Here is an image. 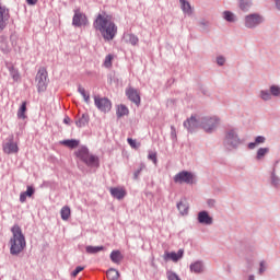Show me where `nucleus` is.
Instances as JSON below:
<instances>
[{
	"label": "nucleus",
	"instance_id": "nucleus-44",
	"mask_svg": "<svg viewBox=\"0 0 280 280\" xmlns=\"http://www.w3.org/2000/svg\"><path fill=\"white\" fill-rule=\"evenodd\" d=\"M24 194L28 195V198H32L34 194H36V189H34L32 186L26 187V191Z\"/></svg>",
	"mask_w": 280,
	"mask_h": 280
},
{
	"label": "nucleus",
	"instance_id": "nucleus-17",
	"mask_svg": "<svg viewBox=\"0 0 280 280\" xmlns=\"http://www.w3.org/2000/svg\"><path fill=\"white\" fill-rule=\"evenodd\" d=\"M183 255H185V250L184 249H178V252H165L164 254V259L165 261H168V259H171V261H178L179 259H183Z\"/></svg>",
	"mask_w": 280,
	"mask_h": 280
},
{
	"label": "nucleus",
	"instance_id": "nucleus-21",
	"mask_svg": "<svg viewBox=\"0 0 280 280\" xmlns=\"http://www.w3.org/2000/svg\"><path fill=\"white\" fill-rule=\"evenodd\" d=\"M182 11L184 14H187V16H191L194 14V10L191 9V4L187 0H179Z\"/></svg>",
	"mask_w": 280,
	"mask_h": 280
},
{
	"label": "nucleus",
	"instance_id": "nucleus-54",
	"mask_svg": "<svg viewBox=\"0 0 280 280\" xmlns=\"http://www.w3.org/2000/svg\"><path fill=\"white\" fill-rule=\"evenodd\" d=\"M250 268H253V262L248 264V270H250Z\"/></svg>",
	"mask_w": 280,
	"mask_h": 280
},
{
	"label": "nucleus",
	"instance_id": "nucleus-8",
	"mask_svg": "<svg viewBox=\"0 0 280 280\" xmlns=\"http://www.w3.org/2000/svg\"><path fill=\"white\" fill-rule=\"evenodd\" d=\"M258 97L262 102H270V101H272V97H275L276 100H280V85L271 84L269 86V90H260Z\"/></svg>",
	"mask_w": 280,
	"mask_h": 280
},
{
	"label": "nucleus",
	"instance_id": "nucleus-36",
	"mask_svg": "<svg viewBox=\"0 0 280 280\" xmlns=\"http://www.w3.org/2000/svg\"><path fill=\"white\" fill-rule=\"evenodd\" d=\"M128 113H129L128 107L126 105H120L117 108L116 115L117 117H126Z\"/></svg>",
	"mask_w": 280,
	"mask_h": 280
},
{
	"label": "nucleus",
	"instance_id": "nucleus-52",
	"mask_svg": "<svg viewBox=\"0 0 280 280\" xmlns=\"http://www.w3.org/2000/svg\"><path fill=\"white\" fill-rule=\"evenodd\" d=\"M248 280H255V275L248 276Z\"/></svg>",
	"mask_w": 280,
	"mask_h": 280
},
{
	"label": "nucleus",
	"instance_id": "nucleus-10",
	"mask_svg": "<svg viewBox=\"0 0 280 280\" xmlns=\"http://www.w3.org/2000/svg\"><path fill=\"white\" fill-rule=\"evenodd\" d=\"M174 183L194 185L196 183V175L188 171H182L174 176Z\"/></svg>",
	"mask_w": 280,
	"mask_h": 280
},
{
	"label": "nucleus",
	"instance_id": "nucleus-4",
	"mask_svg": "<svg viewBox=\"0 0 280 280\" xmlns=\"http://www.w3.org/2000/svg\"><path fill=\"white\" fill-rule=\"evenodd\" d=\"M77 159H80L88 167H100V158L91 154L88 147H80L75 152Z\"/></svg>",
	"mask_w": 280,
	"mask_h": 280
},
{
	"label": "nucleus",
	"instance_id": "nucleus-47",
	"mask_svg": "<svg viewBox=\"0 0 280 280\" xmlns=\"http://www.w3.org/2000/svg\"><path fill=\"white\" fill-rule=\"evenodd\" d=\"M127 143H129V145H130L131 148H133L135 150H137V148H139V147L137 145V140H135V139H132V138H128V139H127Z\"/></svg>",
	"mask_w": 280,
	"mask_h": 280
},
{
	"label": "nucleus",
	"instance_id": "nucleus-26",
	"mask_svg": "<svg viewBox=\"0 0 280 280\" xmlns=\"http://www.w3.org/2000/svg\"><path fill=\"white\" fill-rule=\"evenodd\" d=\"M102 250H106V248L104 246H91V245H88L85 247V253H88L89 255H97V253H102Z\"/></svg>",
	"mask_w": 280,
	"mask_h": 280
},
{
	"label": "nucleus",
	"instance_id": "nucleus-14",
	"mask_svg": "<svg viewBox=\"0 0 280 280\" xmlns=\"http://www.w3.org/2000/svg\"><path fill=\"white\" fill-rule=\"evenodd\" d=\"M197 220L199 224H202L203 226H211V224H213V217H211L207 210L199 211Z\"/></svg>",
	"mask_w": 280,
	"mask_h": 280
},
{
	"label": "nucleus",
	"instance_id": "nucleus-7",
	"mask_svg": "<svg viewBox=\"0 0 280 280\" xmlns=\"http://www.w3.org/2000/svg\"><path fill=\"white\" fill-rule=\"evenodd\" d=\"M220 126V117L218 116H203L201 117V128L208 135H211L218 130Z\"/></svg>",
	"mask_w": 280,
	"mask_h": 280
},
{
	"label": "nucleus",
	"instance_id": "nucleus-49",
	"mask_svg": "<svg viewBox=\"0 0 280 280\" xmlns=\"http://www.w3.org/2000/svg\"><path fill=\"white\" fill-rule=\"evenodd\" d=\"M27 5H36L38 0H26Z\"/></svg>",
	"mask_w": 280,
	"mask_h": 280
},
{
	"label": "nucleus",
	"instance_id": "nucleus-34",
	"mask_svg": "<svg viewBox=\"0 0 280 280\" xmlns=\"http://www.w3.org/2000/svg\"><path fill=\"white\" fill-rule=\"evenodd\" d=\"M61 220H69L71 218V208L69 206H65L61 208Z\"/></svg>",
	"mask_w": 280,
	"mask_h": 280
},
{
	"label": "nucleus",
	"instance_id": "nucleus-38",
	"mask_svg": "<svg viewBox=\"0 0 280 280\" xmlns=\"http://www.w3.org/2000/svg\"><path fill=\"white\" fill-rule=\"evenodd\" d=\"M113 60H115V56L113 54L107 55L104 60V67L110 69L113 67Z\"/></svg>",
	"mask_w": 280,
	"mask_h": 280
},
{
	"label": "nucleus",
	"instance_id": "nucleus-40",
	"mask_svg": "<svg viewBox=\"0 0 280 280\" xmlns=\"http://www.w3.org/2000/svg\"><path fill=\"white\" fill-rule=\"evenodd\" d=\"M215 62L218 67H224V65H226V57H224V55H219L215 58Z\"/></svg>",
	"mask_w": 280,
	"mask_h": 280
},
{
	"label": "nucleus",
	"instance_id": "nucleus-45",
	"mask_svg": "<svg viewBox=\"0 0 280 280\" xmlns=\"http://www.w3.org/2000/svg\"><path fill=\"white\" fill-rule=\"evenodd\" d=\"M82 270H84V267L78 266V267L71 272V277H73V278L78 277V275H80V272H82Z\"/></svg>",
	"mask_w": 280,
	"mask_h": 280
},
{
	"label": "nucleus",
	"instance_id": "nucleus-33",
	"mask_svg": "<svg viewBox=\"0 0 280 280\" xmlns=\"http://www.w3.org/2000/svg\"><path fill=\"white\" fill-rule=\"evenodd\" d=\"M78 92L80 93V95H82L85 104H91V95L89 93H86V90L84 88L79 85Z\"/></svg>",
	"mask_w": 280,
	"mask_h": 280
},
{
	"label": "nucleus",
	"instance_id": "nucleus-15",
	"mask_svg": "<svg viewBox=\"0 0 280 280\" xmlns=\"http://www.w3.org/2000/svg\"><path fill=\"white\" fill-rule=\"evenodd\" d=\"M2 148L4 154H16V152H19V144L14 142V137H11Z\"/></svg>",
	"mask_w": 280,
	"mask_h": 280
},
{
	"label": "nucleus",
	"instance_id": "nucleus-28",
	"mask_svg": "<svg viewBox=\"0 0 280 280\" xmlns=\"http://www.w3.org/2000/svg\"><path fill=\"white\" fill-rule=\"evenodd\" d=\"M27 102H23L18 110V119H27Z\"/></svg>",
	"mask_w": 280,
	"mask_h": 280
},
{
	"label": "nucleus",
	"instance_id": "nucleus-51",
	"mask_svg": "<svg viewBox=\"0 0 280 280\" xmlns=\"http://www.w3.org/2000/svg\"><path fill=\"white\" fill-rule=\"evenodd\" d=\"M2 51H3L4 54H8V51H10V48H8V47L2 48Z\"/></svg>",
	"mask_w": 280,
	"mask_h": 280
},
{
	"label": "nucleus",
	"instance_id": "nucleus-37",
	"mask_svg": "<svg viewBox=\"0 0 280 280\" xmlns=\"http://www.w3.org/2000/svg\"><path fill=\"white\" fill-rule=\"evenodd\" d=\"M209 25H211V23L208 20L202 19L199 21V27L201 28V32H203V33L209 32Z\"/></svg>",
	"mask_w": 280,
	"mask_h": 280
},
{
	"label": "nucleus",
	"instance_id": "nucleus-5",
	"mask_svg": "<svg viewBox=\"0 0 280 280\" xmlns=\"http://www.w3.org/2000/svg\"><path fill=\"white\" fill-rule=\"evenodd\" d=\"M77 159H80L88 167H100V158L91 154L88 147H80L75 152Z\"/></svg>",
	"mask_w": 280,
	"mask_h": 280
},
{
	"label": "nucleus",
	"instance_id": "nucleus-32",
	"mask_svg": "<svg viewBox=\"0 0 280 280\" xmlns=\"http://www.w3.org/2000/svg\"><path fill=\"white\" fill-rule=\"evenodd\" d=\"M270 148H259L256 153V161H261L266 156V154H269Z\"/></svg>",
	"mask_w": 280,
	"mask_h": 280
},
{
	"label": "nucleus",
	"instance_id": "nucleus-41",
	"mask_svg": "<svg viewBox=\"0 0 280 280\" xmlns=\"http://www.w3.org/2000/svg\"><path fill=\"white\" fill-rule=\"evenodd\" d=\"M128 43H130V45H138L139 43V37H137V35L135 34H129L128 35Z\"/></svg>",
	"mask_w": 280,
	"mask_h": 280
},
{
	"label": "nucleus",
	"instance_id": "nucleus-9",
	"mask_svg": "<svg viewBox=\"0 0 280 280\" xmlns=\"http://www.w3.org/2000/svg\"><path fill=\"white\" fill-rule=\"evenodd\" d=\"M35 80L37 82L38 93H45V91H47V86L49 84V75L47 73V69L44 67L39 68Z\"/></svg>",
	"mask_w": 280,
	"mask_h": 280
},
{
	"label": "nucleus",
	"instance_id": "nucleus-35",
	"mask_svg": "<svg viewBox=\"0 0 280 280\" xmlns=\"http://www.w3.org/2000/svg\"><path fill=\"white\" fill-rule=\"evenodd\" d=\"M106 275H107V279H109V280L119 279V271L117 269L112 268V269L107 270Z\"/></svg>",
	"mask_w": 280,
	"mask_h": 280
},
{
	"label": "nucleus",
	"instance_id": "nucleus-27",
	"mask_svg": "<svg viewBox=\"0 0 280 280\" xmlns=\"http://www.w3.org/2000/svg\"><path fill=\"white\" fill-rule=\"evenodd\" d=\"M8 70L13 82H19V80H21V73H19V69L14 68V66H8Z\"/></svg>",
	"mask_w": 280,
	"mask_h": 280
},
{
	"label": "nucleus",
	"instance_id": "nucleus-23",
	"mask_svg": "<svg viewBox=\"0 0 280 280\" xmlns=\"http://www.w3.org/2000/svg\"><path fill=\"white\" fill-rule=\"evenodd\" d=\"M264 143H266V137H264V136H257V137L255 138V141H254V142H249V143L247 144V148H248L249 150H255V148H257V145H261V144H264Z\"/></svg>",
	"mask_w": 280,
	"mask_h": 280
},
{
	"label": "nucleus",
	"instance_id": "nucleus-24",
	"mask_svg": "<svg viewBox=\"0 0 280 280\" xmlns=\"http://www.w3.org/2000/svg\"><path fill=\"white\" fill-rule=\"evenodd\" d=\"M61 145H66V148H70L71 150L78 148L80 145V140L75 139H68V140H62L60 141Z\"/></svg>",
	"mask_w": 280,
	"mask_h": 280
},
{
	"label": "nucleus",
	"instance_id": "nucleus-18",
	"mask_svg": "<svg viewBox=\"0 0 280 280\" xmlns=\"http://www.w3.org/2000/svg\"><path fill=\"white\" fill-rule=\"evenodd\" d=\"M110 196L113 198H116V200H124L126 198V189L120 188V187H114L109 189Z\"/></svg>",
	"mask_w": 280,
	"mask_h": 280
},
{
	"label": "nucleus",
	"instance_id": "nucleus-22",
	"mask_svg": "<svg viewBox=\"0 0 280 280\" xmlns=\"http://www.w3.org/2000/svg\"><path fill=\"white\" fill-rule=\"evenodd\" d=\"M237 3L242 12H248L253 8V0H237Z\"/></svg>",
	"mask_w": 280,
	"mask_h": 280
},
{
	"label": "nucleus",
	"instance_id": "nucleus-25",
	"mask_svg": "<svg viewBox=\"0 0 280 280\" xmlns=\"http://www.w3.org/2000/svg\"><path fill=\"white\" fill-rule=\"evenodd\" d=\"M109 258L113 261V264H121L124 255H121L120 250H113L109 255Z\"/></svg>",
	"mask_w": 280,
	"mask_h": 280
},
{
	"label": "nucleus",
	"instance_id": "nucleus-1",
	"mask_svg": "<svg viewBox=\"0 0 280 280\" xmlns=\"http://www.w3.org/2000/svg\"><path fill=\"white\" fill-rule=\"evenodd\" d=\"M93 27L96 32H100L104 40L110 42L117 36V24L106 13L97 14Z\"/></svg>",
	"mask_w": 280,
	"mask_h": 280
},
{
	"label": "nucleus",
	"instance_id": "nucleus-50",
	"mask_svg": "<svg viewBox=\"0 0 280 280\" xmlns=\"http://www.w3.org/2000/svg\"><path fill=\"white\" fill-rule=\"evenodd\" d=\"M171 137H176V128L174 126L171 127Z\"/></svg>",
	"mask_w": 280,
	"mask_h": 280
},
{
	"label": "nucleus",
	"instance_id": "nucleus-13",
	"mask_svg": "<svg viewBox=\"0 0 280 280\" xmlns=\"http://www.w3.org/2000/svg\"><path fill=\"white\" fill-rule=\"evenodd\" d=\"M126 96L130 102L136 104V106H139L141 104V95L139 94V90L129 86L126 89Z\"/></svg>",
	"mask_w": 280,
	"mask_h": 280
},
{
	"label": "nucleus",
	"instance_id": "nucleus-2",
	"mask_svg": "<svg viewBox=\"0 0 280 280\" xmlns=\"http://www.w3.org/2000/svg\"><path fill=\"white\" fill-rule=\"evenodd\" d=\"M11 232L13 236L10 240V253L12 255H21L26 246L25 235H23V231L19 225H13Z\"/></svg>",
	"mask_w": 280,
	"mask_h": 280
},
{
	"label": "nucleus",
	"instance_id": "nucleus-31",
	"mask_svg": "<svg viewBox=\"0 0 280 280\" xmlns=\"http://www.w3.org/2000/svg\"><path fill=\"white\" fill-rule=\"evenodd\" d=\"M270 180H271V185H272V187H275V189H280V177L277 176V173H275V168L271 172Z\"/></svg>",
	"mask_w": 280,
	"mask_h": 280
},
{
	"label": "nucleus",
	"instance_id": "nucleus-29",
	"mask_svg": "<svg viewBox=\"0 0 280 280\" xmlns=\"http://www.w3.org/2000/svg\"><path fill=\"white\" fill-rule=\"evenodd\" d=\"M89 114H82V116L75 120V125L78 126V128H84V126L89 124Z\"/></svg>",
	"mask_w": 280,
	"mask_h": 280
},
{
	"label": "nucleus",
	"instance_id": "nucleus-39",
	"mask_svg": "<svg viewBox=\"0 0 280 280\" xmlns=\"http://www.w3.org/2000/svg\"><path fill=\"white\" fill-rule=\"evenodd\" d=\"M145 170V164L141 163L139 168L133 172V180H139V176Z\"/></svg>",
	"mask_w": 280,
	"mask_h": 280
},
{
	"label": "nucleus",
	"instance_id": "nucleus-11",
	"mask_svg": "<svg viewBox=\"0 0 280 280\" xmlns=\"http://www.w3.org/2000/svg\"><path fill=\"white\" fill-rule=\"evenodd\" d=\"M94 105L101 113H110V108H113L110 100L100 95H94Z\"/></svg>",
	"mask_w": 280,
	"mask_h": 280
},
{
	"label": "nucleus",
	"instance_id": "nucleus-19",
	"mask_svg": "<svg viewBox=\"0 0 280 280\" xmlns=\"http://www.w3.org/2000/svg\"><path fill=\"white\" fill-rule=\"evenodd\" d=\"M190 272L202 275V272H205V262H202V260H197L190 264Z\"/></svg>",
	"mask_w": 280,
	"mask_h": 280
},
{
	"label": "nucleus",
	"instance_id": "nucleus-43",
	"mask_svg": "<svg viewBox=\"0 0 280 280\" xmlns=\"http://www.w3.org/2000/svg\"><path fill=\"white\" fill-rule=\"evenodd\" d=\"M266 270H267L266 262H265V260H261L259 262L258 275H264V272H266Z\"/></svg>",
	"mask_w": 280,
	"mask_h": 280
},
{
	"label": "nucleus",
	"instance_id": "nucleus-12",
	"mask_svg": "<svg viewBox=\"0 0 280 280\" xmlns=\"http://www.w3.org/2000/svg\"><path fill=\"white\" fill-rule=\"evenodd\" d=\"M184 128L190 133L196 132L198 128H202V117L197 119L196 116H190V118L184 121Z\"/></svg>",
	"mask_w": 280,
	"mask_h": 280
},
{
	"label": "nucleus",
	"instance_id": "nucleus-42",
	"mask_svg": "<svg viewBox=\"0 0 280 280\" xmlns=\"http://www.w3.org/2000/svg\"><path fill=\"white\" fill-rule=\"evenodd\" d=\"M206 203L208 209H215L218 201L215 199H207Z\"/></svg>",
	"mask_w": 280,
	"mask_h": 280
},
{
	"label": "nucleus",
	"instance_id": "nucleus-48",
	"mask_svg": "<svg viewBox=\"0 0 280 280\" xmlns=\"http://www.w3.org/2000/svg\"><path fill=\"white\" fill-rule=\"evenodd\" d=\"M28 195L25 191L20 194V202H26Z\"/></svg>",
	"mask_w": 280,
	"mask_h": 280
},
{
	"label": "nucleus",
	"instance_id": "nucleus-46",
	"mask_svg": "<svg viewBox=\"0 0 280 280\" xmlns=\"http://www.w3.org/2000/svg\"><path fill=\"white\" fill-rule=\"evenodd\" d=\"M149 161H152L154 163V165H156L158 163V159H156V153L155 152H150L148 155Z\"/></svg>",
	"mask_w": 280,
	"mask_h": 280
},
{
	"label": "nucleus",
	"instance_id": "nucleus-20",
	"mask_svg": "<svg viewBox=\"0 0 280 280\" xmlns=\"http://www.w3.org/2000/svg\"><path fill=\"white\" fill-rule=\"evenodd\" d=\"M177 209H178L180 215L189 214V203H187V200H185V199H182L179 202H177Z\"/></svg>",
	"mask_w": 280,
	"mask_h": 280
},
{
	"label": "nucleus",
	"instance_id": "nucleus-6",
	"mask_svg": "<svg viewBox=\"0 0 280 280\" xmlns=\"http://www.w3.org/2000/svg\"><path fill=\"white\" fill-rule=\"evenodd\" d=\"M266 23V18L257 12L248 13L243 19V25L246 30H257Z\"/></svg>",
	"mask_w": 280,
	"mask_h": 280
},
{
	"label": "nucleus",
	"instance_id": "nucleus-53",
	"mask_svg": "<svg viewBox=\"0 0 280 280\" xmlns=\"http://www.w3.org/2000/svg\"><path fill=\"white\" fill-rule=\"evenodd\" d=\"M63 124H69V117L63 119Z\"/></svg>",
	"mask_w": 280,
	"mask_h": 280
},
{
	"label": "nucleus",
	"instance_id": "nucleus-30",
	"mask_svg": "<svg viewBox=\"0 0 280 280\" xmlns=\"http://www.w3.org/2000/svg\"><path fill=\"white\" fill-rule=\"evenodd\" d=\"M223 19L228 23H235L237 21V16H235V13L231 11H224L223 12Z\"/></svg>",
	"mask_w": 280,
	"mask_h": 280
},
{
	"label": "nucleus",
	"instance_id": "nucleus-16",
	"mask_svg": "<svg viewBox=\"0 0 280 280\" xmlns=\"http://www.w3.org/2000/svg\"><path fill=\"white\" fill-rule=\"evenodd\" d=\"M88 19L86 15L82 12L75 11L72 18V25L74 27H82V25H86Z\"/></svg>",
	"mask_w": 280,
	"mask_h": 280
},
{
	"label": "nucleus",
	"instance_id": "nucleus-3",
	"mask_svg": "<svg viewBox=\"0 0 280 280\" xmlns=\"http://www.w3.org/2000/svg\"><path fill=\"white\" fill-rule=\"evenodd\" d=\"M241 143H242V138H240L237 128L235 127L226 128L223 135V148H225V150L231 152L233 150H237Z\"/></svg>",
	"mask_w": 280,
	"mask_h": 280
}]
</instances>
